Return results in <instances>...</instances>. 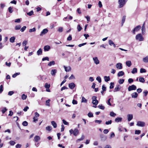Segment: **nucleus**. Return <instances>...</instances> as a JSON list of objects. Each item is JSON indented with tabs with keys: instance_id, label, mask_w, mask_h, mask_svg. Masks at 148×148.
<instances>
[{
	"instance_id": "obj_1",
	"label": "nucleus",
	"mask_w": 148,
	"mask_h": 148,
	"mask_svg": "<svg viewBox=\"0 0 148 148\" xmlns=\"http://www.w3.org/2000/svg\"><path fill=\"white\" fill-rule=\"evenodd\" d=\"M136 39L139 41H141L144 40V38L141 34H139L136 36Z\"/></svg>"
},
{
	"instance_id": "obj_2",
	"label": "nucleus",
	"mask_w": 148,
	"mask_h": 148,
	"mask_svg": "<svg viewBox=\"0 0 148 148\" xmlns=\"http://www.w3.org/2000/svg\"><path fill=\"white\" fill-rule=\"evenodd\" d=\"M126 1V0H119V7L121 8L123 7L125 5Z\"/></svg>"
},
{
	"instance_id": "obj_3",
	"label": "nucleus",
	"mask_w": 148,
	"mask_h": 148,
	"mask_svg": "<svg viewBox=\"0 0 148 148\" xmlns=\"http://www.w3.org/2000/svg\"><path fill=\"white\" fill-rule=\"evenodd\" d=\"M136 125L141 127H143L145 126V123L144 122L138 121L137 122Z\"/></svg>"
},
{
	"instance_id": "obj_4",
	"label": "nucleus",
	"mask_w": 148,
	"mask_h": 148,
	"mask_svg": "<svg viewBox=\"0 0 148 148\" xmlns=\"http://www.w3.org/2000/svg\"><path fill=\"white\" fill-rule=\"evenodd\" d=\"M136 89V86L134 85H132V86H129L128 89L129 91H131L132 90H135Z\"/></svg>"
},
{
	"instance_id": "obj_5",
	"label": "nucleus",
	"mask_w": 148,
	"mask_h": 148,
	"mask_svg": "<svg viewBox=\"0 0 148 148\" xmlns=\"http://www.w3.org/2000/svg\"><path fill=\"white\" fill-rule=\"evenodd\" d=\"M141 28V26L140 25H138L135 27L133 29L132 31L133 33L134 34H135V32H138L139 31Z\"/></svg>"
},
{
	"instance_id": "obj_6",
	"label": "nucleus",
	"mask_w": 148,
	"mask_h": 148,
	"mask_svg": "<svg viewBox=\"0 0 148 148\" xmlns=\"http://www.w3.org/2000/svg\"><path fill=\"white\" fill-rule=\"evenodd\" d=\"M121 88V86H120L119 84L117 85L113 91L114 92H116L119 91L120 90Z\"/></svg>"
},
{
	"instance_id": "obj_7",
	"label": "nucleus",
	"mask_w": 148,
	"mask_h": 148,
	"mask_svg": "<svg viewBox=\"0 0 148 148\" xmlns=\"http://www.w3.org/2000/svg\"><path fill=\"white\" fill-rule=\"evenodd\" d=\"M48 31V30L47 29H43L41 32L40 34V36H42L45 34L47 33Z\"/></svg>"
},
{
	"instance_id": "obj_8",
	"label": "nucleus",
	"mask_w": 148,
	"mask_h": 148,
	"mask_svg": "<svg viewBox=\"0 0 148 148\" xmlns=\"http://www.w3.org/2000/svg\"><path fill=\"white\" fill-rule=\"evenodd\" d=\"M73 135L74 136H77L79 134V131L77 128H75L74 130H73Z\"/></svg>"
},
{
	"instance_id": "obj_9",
	"label": "nucleus",
	"mask_w": 148,
	"mask_h": 148,
	"mask_svg": "<svg viewBox=\"0 0 148 148\" xmlns=\"http://www.w3.org/2000/svg\"><path fill=\"white\" fill-rule=\"evenodd\" d=\"M63 67L65 69V71L66 72L70 71L71 70V66H64Z\"/></svg>"
},
{
	"instance_id": "obj_10",
	"label": "nucleus",
	"mask_w": 148,
	"mask_h": 148,
	"mask_svg": "<svg viewBox=\"0 0 148 148\" xmlns=\"http://www.w3.org/2000/svg\"><path fill=\"white\" fill-rule=\"evenodd\" d=\"M93 60L94 61V63L96 64H99V61L97 57H94L93 58Z\"/></svg>"
},
{
	"instance_id": "obj_11",
	"label": "nucleus",
	"mask_w": 148,
	"mask_h": 148,
	"mask_svg": "<svg viewBox=\"0 0 148 148\" xmlns=\"http://www.w3.org/2000/svg\"><path fill=\"white\" fill-rule=\"evenodd\" d=\"M40 139V137L38 136H36L34 137V141L35 142L37 143Z\"/></svg>"
},
{
	"instance_id": "obj_12",
	"label": "nucleus",
	"mask_w": 148,
	"mask_h": 148,
	"mask_svg": "<svg viewBox=\"0 0 148 148\" xmlns=\"http://www.w3.org/2000/svg\"><path fill=\"white\" fill-rule=\"evenodd\" d=\"M75 86V85L74 83H71L69 84V88L71 89H73Z\"/></svg>"
},
{
	"instance_id": "obj_13",
	"label": "nucleus",
	"mask_w": 148,
	"mask_h": 148,
	"mask_svg": "<svg viewBox=\"0 0 148 148\" xmlns=\"http://www.w3.org/2000/svg\"><path fill=\"white\" fill-rule=\"evenodd\" d=\"M116 67L118 69H121L122 68V64L120 63H118L116 65Z\"/></svg>"
},
{
	"instance_id": "obj_14",
	"label": "nucleus",
	"mask_w": 148,
	"mask_h": 148,
	"mask_svg": "<svg viewBox=\"0 0 148 148\" xmlns=\"http://www.w3.org/2000/svg\"><path fill=\"white\" fill-rule=\"evenodd\" d=\"M128 121H129L131 120L133 118V115L132 114H128L127 115Z\"/></svg>"
},
{
	"instance_id": "obj_15",
	"label": "nucleus",
	"mask_w": 148,
	"mask_h": 148,
	"mask_svg": "<svg viewBox=\"0 0 148 148\" xmlns=\"http://www.w3.org/2000/svg\"><path fill=\"white\" fill-rule=\"evenodd\" d=\"M50 49V47L49 45H46L44 47V49L45 51H48Z\"/></svg>"
},
{
	"instance_id": "obj_16",
	"label": "nucleus",
	"mask_w": 148,
	"mask_h": 148,
	"mask_svg": "<svg viewBox=\"0 0 148 148\" xmlns=\"http://www.w3.org/2000/svg\"><path fill=\"white\" fill-rule=\"evenodd\" d=\"M138 96V94L136 92H134L131 94V96L132 98H136Z\"/></svg>"
},
{
	"instance_id": "obj_17",
	"label": "nucleus",
	"mask_w": 148,
	"mask_h": 148,
	"mask_svg": "<svg viewBox=\"0 0 148 148\" xmlns=\"http://www.w3.org/2000/svg\"><path fill=\"white\" fill-rule=\"evenodd\" d=\"M108 43L110 45V46H113L115 47L116 45L114 42L111 40H109L108 41Z\"/></svg>"
},
{
	"instance_id": "obj_18",
	"label": "nucleus",
	"mask_w": 148,
	"mask_h": 148,
	"mask_svg": "<svg viewBox=\"0 0 148 148\" xmlns=\"http://www.w3.org/2000/svg\"><path fill=\"white\" fill-rule=\"evenodd\" d=\"M57 72V70L56 69H53L51 71V74L53 76H55Z\"/></svg>"
},
{
	"instance_id": "obj_19",
	"label": "nucleus",
	"mask_w": 148,
	"mask_h": 148,
	"mask_svg": "<svg viewBox=\"0 0 148 148\" xmlns=\"http://www.w3.org/2000/svg\"><path fill=\"white\" fill-rule=\"evenodd\" d=\"M124 74V73L123 71H119L117 74V75L118 77H121Z\"/></svg>"
},
{
	"instance_id": "obj_20",
	"label": "nucleus",
	"mask_w": 148,
	"mask_h": 148,
	"mask_svg": "<svg viewBox=\"0 0 148 148\" xmlns=\"http://www.w3.org/2000/svg\"><path fill=\"white\" fill-rule=\"evenodd\" d=\"M122 119V118L121 117H117L115 119V121L116 122L118 123L121 122Z\"/></svg>"
},
{
	"instance_id": "obj_21",
	"label": "nucleus",
	"mask_w": 148,
	"mask_h": 148,
	"mask_svg": "<svg viewBox=\"0 0 148 148\" xmlns=\"http://www.w3.org/2000/svg\"><path fill=\"white\" fill-rule=\"evenodd\" d=\"M42 53V50L41 48L37 52V54L38 55H41Z\"/></svg>"
},
{
	"instance_id": "obj_22",
	"label": "nucleus",
	"mask_w": 148,
	"mask_h": 148,
	"mask_svg": "<svg viewBox=\"0 0 148 148\" xmlns=\"http://www.w3.org/2000/svg\"><path fill=\"white\" fill-rule=\"evenodd\" d=\"M15 39V37L14 36H12L10 39V41L12 43H13L14 42Z\"/></svg>"
},
{
	"instance_id": "obj_23",
	"label": "nucleus",
	"mask_w": 148,
	"mask_h": 148,
	"mask_svg": "<svg viewBox=\"0 0 148 148\" xmlns=\"http://www.w3.org/2000/svg\"><path fill=\"white\" fill-rule=\"evenodd\" d=\"M104 79L105 81L106 82H108L110 80V78L109 76H105L104 77Z\"/></svg>"
},
{
	"instance_id": "obj_24",
	"label": "nucleus",
	"mask_w": 148,
	"mask_h": 148,
	"mask_svg": "<svg viewBox=\"0 0 148 148\" xmlns=\"http://www.w3.org/2000/svg\"><path fill=\"white\" fill-rule=\"evenodd\" d=\"M126 65L129 67H130L132 65V63L131 61H126Z\"/></svg>"
},
{
	"instance_id": "obj_25",
	"label": "nucleus",
	"mask_w": 148,
	"mask_h": 148,
	"mask_svg": "<svg viewBox=\"0 0 148 148\" xmlns=\"http://www.w3.org/2000/svg\"><path fill=\"white\" fill-rule=\"evenodd\" d=\"M143 61L146 63L148 62V56L144 57L143 59Z\"/></svg>"
},
{
	"instance_id": "obj_26",
	"label": "nucleus",
	"mask_w": 148,
	"mask_h": 148,
	"mask_svg": "<svg viewBox=\"0 0 148 148\" xmlns=\"http://www.w3.org/2000/svg\"><path fill=\"white\" fill-rule=\"evenodd\" d=\"M51 124L53 126L54 128H56L57 127V124L54 121H52L51 122Z\"/></svg>"
},
{
	"instance_id": "obj_27",
	"label": "nucleus",
	"mask_w": 148,
	"mask_h": 148,
	"mask_svg": "<svg viewBox=\"0 0 148 148\" xmlns=\"http://www.w3.org/2000/svg\"><path fill=\"white\" fill-rule=\"evenodd\" d=\"M55 64V62L54 61H52L50 62L48 64L49 66H51L52 65H54Z\"/></svg>"
},
{
	"instance_id": "obj_28",
	"label": "nucleus",
	"mask_w": 148,
	"mask_h": 148,
	"mask_svg": "<svg viewBox=\"0 0 148 148\" xmlns=\"http://www.w3.org/2000/svg\"><path fill=\"white\" fill-rule=\"evenodd\" d=\"M21 26L20 25H17L15 27V29L16 30H18L21 29Z\"/></svg>"
},
{
	"instance_id": "obj_29",
	"label": "nucleus",
	"mask_w": 148,
	"mask_h": 148,
	"mask_svg": "<svg viewBox=\"0 0 148 148\" xmlns=\"http://www.w3.org/2000/svg\"><path fill=\"white\" fill-rule=\"evenodd\" d=\"M84 136L83 135H82L81 137L80 138L76 140V142L78 143V141H81V140H83L84 139Z\"/></svg>"
},
{
	"instance_id": "obj_30",
	"label": "nucleus",
	"mask_w": 148,
	"mask_h": 148,
	"mask_svg": "<svg viewBox=\"0 0 148 148\" xmlns=\"http://www.w3.org/2000/svg\"><path fill=\"white\" fill-rule=\"evenodd\" d=\"M137 70L136 68H134L132 71V74H134L137 73Z\"/></svg>"
},
{
	"instance_id": "obj_31",
	"label": "nucleus",
	"mask_w": 148,
	"mask_h": 148,
	"mask_svg": "<svg viewBox=\"0 0 148 148\" xmlns=\"http://www.w3.org/2000/svg\"><path fill=\"white\" fill-rule=\"evenodd\" d=\"M58 31L60 32H61L63 31V28L61 27H58Z\"/></svg>"
},
{
	"instance_id": "obj_32",
	"label": "nucleus",
	"mask_w": 148,
	"mask_h": 148,
	"mask_svg": "<svg viewBox=\"0 0 148 148\" xmlns=\"http://www.w3.org/2000/svg\"><path fill=\"white\" fill-rule=\"evenodd\" d=\"M92 103L93 105H97L98 103V101L97 100H92Z\"/></svg>"
},
{
	"instance_id": "obj_33",
	"label": "nucleus",
	"mask_w": 148,
	"mask_h": 148,
	"mask_svg": "<svg viewBox=\"0 0 148 148\" xmlns=\"http://www.w3.org/2000/svg\"><path fill=\"white\" fill-rule=\"evenodd\" d=\"M36 31V29L35 27H34L32 29H30L29 30V32L30 33L33 32H34Z\"/></svg>"
},
{
	"instance_id": "obj_34",
	"label": "nucleus",
	"mask_w": 148,
	"mask_h": 148,
	"mask_svg": "<svg viewBox=\"0 0 148 148\" xmlns=\"http://www.w3.org/2000/svg\"><path fill=\"white\" fill-rule=\"evenodd\" d=\"M27 97V96L26 95H25V94H23L21 96V98L23 100H25L26 99Z\"/></svg>"
},
{
	"instance_id": "obj_35",
	"label": "nucleus",
	"mask_w": 148,
	"mask_h": 148,
	"mask_svg": "<svg viewBox=\"0 0 148 148\" xmlns=\"http://www.w3.org/2000/svg\"><path fill=\"white\" fill-rule=\"evenodd\" d=\"M46 129L47 130L50 131L51 130L52 127L51 126H48L46 127Z\"/></svg>"
},
{
	"instance_id": "obj_36",
	"label": "nucleus",
	"mask_w": 148,
	"mask_h": 148,
	"mask_svg": "<svg viewBox=\"0 0 148 148\" xmlns=\"http://www.w3.org/2000/svg\"><path fill=\"white\" fill-rule=\"evenodd\" d=\"M77 28L78 32L80 31L82 29V28L79 25H77Z\"/></svg>"
},
{
	"instance_id": "obj_37",
	"label": "nucleus",
	"mask_w": 148,
	"mask_h": 148,
	"mask_svg": "<svg viewBox=\"0 0 148 148\" xmlns=\"http://www.w3.org/2000/svg\"><path fill=\"white\" fill-rule=\"evenodd\" d=\"M146 72V70L143 68H141L140 70V72L141 73H145Z\"/></svg>"
},
{
	"instance_id": "obj_38",
	"label": "nucleus",
	"mask_w": 148,
	"mask_h": 148,
	"mask_svg": "<svg viewBox=\"0 0 148 148\" xmlns=\"http://www.w3.org/2000/svg\"><path fill=\"white\" fill-rule=\"evenodd\" d=\"M124 81V79H120L119 80V83L120 84H123Z\"/></svg>"
},
{
	"instance_id": "obj_39",
	"label": "nucleus",
	"mask_w": 148,
	"mask_h": 148,
	"mask_svg": "<svg viewBox=\"0 0 148 148\" xmlns=\"http://www.w3.org/2000/svg\"><path fill=\"white\" fill-rule=\"evenodd\" d=\"M45 87L47 89H49L50 87V84H48L47 83H46Z\"/></svg>"
},
{
	"instance_id": "obj_40",
	"label": "nucleus",
	"mask_w": 148,
	"mask_h": 148,
	"mask_svg": "<svg viewBox=\"0 0 148 148\" xmlns=\"http://www.w3.org/2000/svg\"><path fill=\"white\" fill-rule=\"evenodd\" d=\"M110 115L111 116L115 117L116 115V114L113 112H111L110 113Z\"/></svg>"
},
{
	"instance_id": "obj_41",
	"label": "nucleus",
	"mask_w": 148,
	"mask_h": 148,
	"mask_svg": "<svg viewBox=\"0 0 148 148\" xmlns=\"http://www.w3.org/2000/svg\"><path fill=\"white\" fill-rule=\"evenodd\" d=\"M96 80L98 81L99 83H101V78L100 76H98L96 78Z\"/></svg>"
},
{
	"instance_id": "obj_42",
	"label": "nucleus",
	"mask_w": 148,
	"mask_h": 148,
	"mask_svg": "<svg viewBox=\"0 0 148 148\" xmlns=\"http://www.w3.org/2000/svg\"><path fill=\"white\" fill-rule=\"evenodd\" d=\"M98 107L100 108L102 110H103L105 109V107L104 106H103L102 105H99L98 106Z\"/></svg>"
},
{
	"instance_id": "obj_43",
	"label": "nucleus",
	"mask_w": 148,
	"mask_h": 148,
	"mask_svg": "<svg viewBox=\"0 0 148 148\" xmlns=\"http://www.w3.org/2000/svg\"><path fill=\"white\" fill-rule=\"evenodd\" d=\"M87 101V100L83 97L82 98V102L86 103Z\"/></svg>"
},
{
	"instance_id": "obj_44",
	"label": "nucleus",
	"mask_w": 148,
	"mask_h": 148,
	"mask_svg": "<svg viewBox=\"0 0 148 148\" xmlns=\"http://www.w3.org/2000/svg\"><path fill=\"white\" fill-rule=\"evenodd\" d=\"M139 81L140 82L143 83L145 82L144 79L143 77H140L139 79Z\"/></svg>"
},
{
	"instance_id": "obj_45",
	"label": "nucleus",
	"mask_w": 148,
	"mask_h": 148,
	"mask_svg": "<svg viewBox=\"0 0 148 148\" xmlns=\"http://www.w3.org/2000/svg\"><path fill=\"white\" fill-rule=\"evenodd\" d=\"M112 123V121L111 120H110L109 121H106L105 123L107 125H108L110 124H111Z\"/></svg>"
},
{
	"instance_id": "obj_46",
	"label": "nucleus",
	"mask_w": 148,
	"mask_h": 148,
	"mask_svg": "<svg viewBox=\"0 0 148 148\" xmlns=\"http://www.w3.org/2000/svg\"><path fill=\"white\" fill-rule=\"evenodd\" d=\"M20 74V73H14V74L12 75V77L13 78L15 77L17 75H19Z\"/></svg>"
},
{
	"instance_id": "obj_47",
	"label": "nucleus",
	"mask_w": 148,
	"mask_h": 148,
	"mask_svg": "<svg viewBox=\"0 0 148 148\" xmlns=\"http://www.w3.org/2000/svg\"><path fill=\"white\" fill-rule=\"evenodd\" d=\"M50 101V100L49 99L46 101V105L49 106H50L49 103Z\"/></svg>"
},
{
	"instance_id": "obj_48",
	"label": "nucleus",
	"mask_w": 148,
	"mask_h": 148,
	"mask_svg": "<svg viewBox=\"0 0 148 148\" xmlns=\"http://www.w3.org/2000/svg\"><path fill=\"white\" fill-rule=\"evenodd\" d=\"M142 32L143 34H144L145 32V27L144 25H143L142 29Z\"/></svg>"
},
{
	"instance_id": "obj_49",
	"label": "nucleus",
	"mask_w": 148,
	"mask_h": 148,
	"mask_svg": "<svg viewBox=\"0 0 148 148\" xmlns=\"http://www.w3.org/2000/svg\"><path fill=\"white\" fill-rule=\"evenodd\" d=\"M22 125L25 126H27L28 125V123L26 121H24L23 122Z\"/></svg>"
},
{
	"instance_id": "obj_50",
	"label": "nucleus",
	"mask_w": 148,
	"mask_h": 148,
	"mask_svg": "<svg viewBox=\"0 0 148 148\" xmlns=\"http://www.w3.org/2000/svg\"><path fill=\"white\" fill-rule=\"evenodd\" d=\"M26 28V26H23L20 29V31L22 32H23L25 29Z\"/></svg>"
},
{
	"instance_id": "obj_51",
	"label": "nucleus",
	"mask_w": 148,
	"mask_h": 148,
	"mask_svg": "<svg viewBox=\"0 0 148 148\" xmlns=\"http://www.w3.org/2000/svg\"><path fill=\"white\" fill-rule=\"evenodd\" d=\"M111 99L110 98H109L106 102L110 106H111L112 105L111 104L110 102Z\"/></svg>"
},
{
	"instance_id": "obj_52",
	"label": "nucleus",
	"mask_w": 148,
	"mask_h": 148,
	"mask_svg": "<svg viewBox=\"0 0 148 148\" xmlns=\"http://www.w3.org/2000/svg\"><path fill=\"white\" fill-rule=\"evenodd\" d=\"M114 83L111 82L110 83V89H112L114 87Z\"/></svg>"
},
{
	"instance_id": "obj_53",
	"label": "nucleus",
	"mask_w": 148,
	"mask_h": 148,
	"mask_svg": "<svg viewBox=\"0 0 148 148\" xmlns=\"http://www.w3.org/2000/svg\"><path fill=\"white\" fill-rule=\"evenodd\" d=\"M141 133V131L140 130H136L135 131V134H140Z\"/></svg>"
},
{
	"instance_id": "obj_54",
	"label": "nucleus",
	"mask_w": 148,
	"mask_h": 148,
	"mask_svg": "<svg viewBox=\"0 0 148 148\" xmlns=\"http://www.w3.org/2000/svg\"><path fill=\"white\" fill-rule=\"evenodd\" d=\"M34 12L32 10L30 12L27 13V14L29 16H31L33 14Z\"/></svg>"
},
{
	"instance_id": "obj_55",
	"label": "nucleus",
	"mask_w": 148,
	"mask_h": 148,
	"mask_svg": "<svg viewBox=\"0 0 148 148\" xmlns=\"http://www.w3.org/2000/svg\"><path fill=\"white\" fill-rule=\"evenodd\" d=\"M125 19V16H123V17L122 20V25H123V23H124Z\"/></svg>"
},
{
	"instance_id": "obj_56",
	"label": "nucleus",
	"mask_w": 148,
	"mask_h": 148,
	"mask_svg": "<svg viewBox=\"0 0 148 148\" xmlns=\"http://www.w3.org/2000/svg\"><path fill=\"white\" fill-rule=\"evenodd\" d=\"M8 11L10 13H12L13 11L12 10V8L11 7H9L8 8Z\"/></svg>"
},
{
	"instance_id": "obj_57",
	"label": "nucleus",
	"mask_w": 148,
	"mask_h": 148,
	"mask_svg": "<svg viewBox=\"0 0 148 148\" xmlns=\"http://www.w3.org/2000/svg\"><path fill=\"white\" fill-rule=\"evenodd\" d=\"M62 121L63 123L65 125H68L69 124L68 122L66 121L64 119L62 120Z\"/></svg>"
},
{
	"instance_id": "obj_58",
	"label": "nucleus",
	"mask_w": 148,
	"mask_h": 148,
	"mask_svg": "<svg viewBox=\"0 0 148 148\" xmlns=\"http://www.w3.org/2000/svg\"><path fill=\"white\" fill-rule=\"evenodd\" d=\"M7 109L5 107L2 110V112L3 114H4L6 111L7 110Z\"/></svg>"
},
{
	"instance_id": "obj_59",
	"label": "nucleus",
	"mask_w": 148,
	"mask_h": 148,
	"mask_svg": "<svg viewBox=\"0 0 148 148\" xmlns=\"http://www.w3.org/2000/svg\"><path fill=\"white\" fill-rule=\"evenodd\" d=\"M9 143L11 145H14V144H15V143L14 141H10V142H9Z\"/></svg>"
},
{
	"instance_id": "obj_60",
	"label": "nucleus",
	"mask_w": 148,
	"mask_h": 148,
	"mask_svg": "<svg viewBox=\"0 0 148 148\" xmlns=\"http://www.w3.org/2000/svg\"><path fill=\"white\" fill-rule=\"evenodd\" d=\"M42 61H45V60H47L49 61V59L48 57H46L43 58L42 59Z\"/></svg>"
},
{
	"instance_id": "obj_61",
	"label": "nucleus",
	"mask_w": 148,
	"mask_h": 148,
	"mask_svg": "<svg viewBox=\"0 0 148 148\" xmlns=\"http://www.w3.org/2000/svg\"><path fill=\"white\" fill-rule=\"evenodd\" d=\"M88 115L89 117H93V114L90 112H89L88 114Z\"/></svg>"
},
{
	"instance_id": "obj_62",
	"label": "nucleus",
	"mask_w": 148,
	"mask_h": 148,
	"mask_svg": "<svg viewBox=\"0 0 148 148\" xmlns=\"http://www.w3.org/2000/svg\"><path fill=\"white\" fill-rule=\"evenodd\" d=\"M143 93L144 94V96H146L148 93V91L147 90H145L143 92Z\"/></svg>"
},
{
	"instance_id": "obj_63",
	"label": "nucleus",
	"mask_w": 148,
	"mask_h": 148,
	"mask_svg": "<svg viewBox=\"0 0 148 148\" xmlns=\"http://www.w3.org/2000/svg\"><path fill=\"white\" fill-rule=\"evenodd\" d=\"M39 116V114L37 112H35V116L34 117L37 118Z\"/></svg>"
},
{
	"instance_id": "obj_64",
	"label": "nucleus",
	"mask_w": 148,
	"mask_h": 148,
	"mask_svg": "<svg viewBox=\"0 0 148 148\" xmlns=\"http://www.w3.org/2000/svg\"><path fill=\"white\" fill-rule=\"evenodd\" d=\"M69 79H75V77L72 74L70 77Z\"/></svg>"
}]
</instances>
